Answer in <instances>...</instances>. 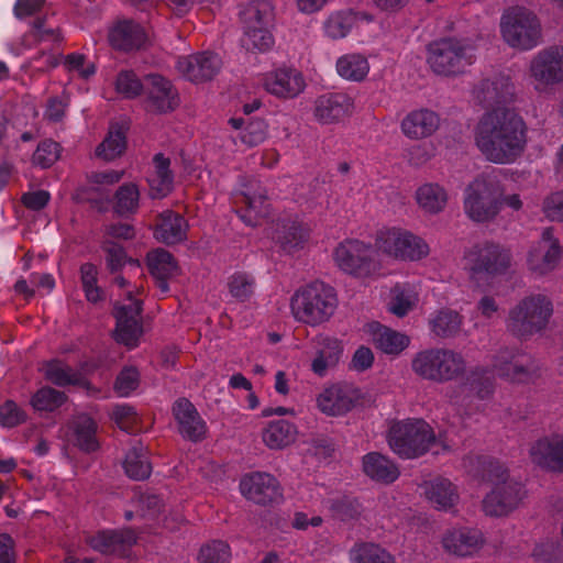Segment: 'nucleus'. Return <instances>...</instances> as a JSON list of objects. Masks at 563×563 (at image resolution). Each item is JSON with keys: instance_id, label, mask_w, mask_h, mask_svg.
I'll return each instance as SVG.
<instances>
[{"instance_id": "nucleus-1", "label": "nucleus", "mask_w": 563, "mask_h": 563, "mask_svg": "<svg viewBox=\"0 0 563 563\" xmlns=\"http://www.w3.org/2000/svg\"><path fill=\"white\" fill-rule=\"evenodd\" d=\"M475 140L481 152L490 162L509 163L525 150L527 125L515 109L496 108L481 118Z\"/></svg>"}, {"instance_id": "nucleus-2", "label": "nucleus", "mask_w": 563, "mask_h": 563, "mask_svg": "<svg viewBox=\"0 0 563 563\" xmlns=\"http://www.w3.org/2000/svg\"><path fill=\"white\" fill-rule=\"evenodd\" d=\"M474 51L466 38L442 37L428 44L427 63L435 75L454 78L464 75L476 62Z\"/></svg>"}, {"instance_id": "nucleus-3", "label": "nucleus", "mask_w": 563, "mask_h": 563, "mask_svg": "<svg viewBox=\"0 0 563 563\" xmlns=\"http://www.w3.org/2000/svg\"><path fill=\"white\" fill-rule=\"evenodd\" d=\"M387 441L393 452L401 459H417L437 443V437L424 420L407 419L390 426Z\"/></svg>"}, {"instance_id": "nucleus-4", "label": "nucleus", "mask_w": 563, "mask_h": 563, "mask_svg": "<svg viewBox=\"0 0 563 563\" xmlns=\"http://www.w3.org/2000/svg\"><path fill=\"white\" fill-rule=\"evenodd\" d=\"M290 306L297 320L316 325L333 314L336 296L332 287L322 282H313L296 291Z\"/></svg>"}, {"instance_id": "nucleus-5", "label": "nucleus", "mask_w": 563, "mask_h": 563, "mask_svg": "<svg viewBox=\"0 0 563 563\" xmlns=\"http://www.w3.org/2000/svg\"><path fill=\"white\" fill-rule=\"evenodd\" d=\"M503 196L504 190L496 177H478L466 188L465 212L475 222L492 221L503 207Z\"/></svg>"}, {"instance_id": "nucleus-6", "label": "nucleus", "mask_w": 563, "mask_h": 563, "mask_svg": "<svg viewBox=\"0 0 563 563\" xmlns=\"http://www.w3.org/2000/svg\"><path fill=\"white\" fill-rule=\"evenodd\" d=\"M412 371L433 382L452 380L465 372L462 354L449 349H429L419 352L411 362Z\"/></svg>"}, {"instance_id": "nucleus-7", "label": "nucleus", "mask_w": 563, "mask_h": 563, "mask_svg": "<svg viewBox=\"0 0 563 563\" xmlns=\"http://www.w3.org/2000/svg\"><path fill=\"white\" fill-rule=\"evenodd\" d=\"M504 40L512 47L527 51L542 40V29L538 16L523 7H514L504 13L500 21Z\"/></svg>"}, {"instance_id": "nucleus-8", "label": "nucleus", "mask_w": 563, "mask_h": 563, "mask_svg": "<svg viewBox=\"0 0 563 563\" xmlns=\"http://www.w3.org/2000/svg\"><path fill=\"white\" fill-rule=\"evenodd\" d=\"M552 311L545 296L527 297L510 310L508 329L514 335L527 339L545 328Z\"/></svg>"}, {"instance_id": "nucleus-9", "label": "nucleus", "mask_w": 563, "mask_h": 563, "mask_svg": "<svg viewBox=\"0 0 563 563\" xmlns=\"http://www.w3.org/2000/svg\"><path fill=\"white\" fill-rule=\"evenodd\" d=\"M126 298L131 301L129 305L115 302L112 316L115 319V329L113 339L115 342L128 346L135 347L143 334V324L141 314L143 312V301L135 299L133 292L129 291Z\"/></svg>"}, {"instance_id": "nucleus-10", "label": "nucleus", "mask_w": 563, "mask_h": 563, "mask_svg": "<svg viewBox=\"0 0 563 563\" xmlns=\"http://www.w3.org/2000/svg\"><path fill=\"white\" fill-rule=\"evenodd\" d=\"M473 274L497 276L505 274L511 264V253L503 245L489 241L477 243L467 253Z\"/></svg>"}, {"instance_id": "nucleus-11", "label": "nucleus", "mask_w": 563, "mask_h": 563, "mask_svg": "<svg viewBox=\"0 0 563 563\" xmlns=\"http://www.w3.org/2000/svg\"><path fill=\"white\" fill-rule=\"evenodd\" d=\"M338 266L354 276L366 277L376 269L373 250L358 240H345L334 250Z\"/></svg>"}, {"instance_id": "nucleus-12", "label": "nucleus", "mask_w": 563, "mask_h": 563, "mask_svg": "<svg viewBox=\"0 0 563 563\" xmlns=\"http://www.w3.org/2000/svg\"><path fill=\"white\" fill-rule=\"evenodd\" d=\"M376 245L382 252L401 260L418 261L429 254L428 244L409 232H382Z\"/></svg>"}, {"instance_id": "nucleus-13", "label": "nucleus", "mask_w": 563, "mask_h": 563, "mask_svg": "<svg viewBox=\"0 0 563 563\" xmlns=\"http://www.w3.org/2000/svg\"><path fill=\"white\" fill-rule=\"evenodd\" d=\"M525 496L526 490L520 482L504 481L485 496L483 510L492 517L507 516L519 506Z\"/></svg>"}, {"instance_id": "nucleus-14", "label": "nucleus", "mask_w": 563, "mask_h": 563, "mask_svg": "<svg viewBox=\"0 0 563 563\" xmlns=\"http://www.w3.org/2000/svg\"><path fill=\"white\" fill-rule=\"evenodd\" d=\"M240 489L245 498L261 506L278 504L283 499L279 482L268 473L245 475L240 482Z\"/></svg>"}, {"instance_id": "nucleus-15", "label": "nucleus", "mask_w": 563, "mask_h": 563, "mask_svg": "<svg viewBox=\"0 0 563 563\" xmlns=\"http://www.w3.org/2000/svg\"><path fill=\"white\" fill-rule=\"evenodd\" d=\"M475 101L485 109L501 108L514 101L515 86L508 76L497 74L482 79L473 87Z\"/></svg>"}, {"instance_id": "nucleus-16", "label": "nucleus", "mask_w": 563, "mask_h": 563, "mask_svg": "<svg viewBox=\"0 0 563 563\" xmlns=\"http://www.w3.org/2000/svg\"><path fill=\"white\" fill-rule=\"evenodd\" d=\"M145 108L155 113H167L179 106V96L170 80L159 74L145 75Z\"/></svg>"}, {"instance_id": "nucleus-17", "label": "nucleus", "mask_w": 563, "mask_h": 563, "mask_svg": "<svg viewBox=\"0 0 563 563\" xmlns=\"http://www.w3.org/2000/svg\"><path fill=\"white\" fill-rule=\"evenodd\" d=\"M363 394L350 384L327 388L317 399L319 409L328 416H342L363 405Z\"/></svg>"}, {"instance_id": "nucleus-18", "label": "nucleus", "mask_w": 563, "mask_h": 563, "mask_svg": "<svg viewBox=\"0 0 563 563\" xmlns=\"http://www.w3.org/2000/svg\"><path fill=\"white\" fill-rule=\"evenodd\" d=\"M530 74L542 85L563 81V46L551 45L541 49L530 63Z\"/></svg>"}, {"instance_id": "nucleus-19", "label": "nucleus", "mask_w": 563, "mask_h": 563, "mask_svg": "<svg viewBox=\"0 0 563 563\" xmlns=\"http://www.w3.org/2000/svg\"><path fill=\"white\" fill-rule=\"evenodd\" d=\"M221 57L213 52H201L179 60L178 68L192 82L209 81L220 71Z\"/></svg>"}, {"instance_id": "nucleus-20", "label": "nucleus", "mask_w": 563, "mask_h": 563, "mask_svg": "<svg viewBox=\"0 0 563 563\" xmlns=\"http://www.w3.org/2000/svg\"><path fill=\"white\" fill-rule=\"evenodd\" d=\"M173 415L178 423V431L184 439L200 442L206 437V423L196 407L187 399L179 398L173 406Z\"/></svg>"}, {"instance_id": "nucleus-21", "label": "nucleus", "mask_w": 563, "mask_h": 563, "mask_svg": "<svg viewBox=\"0 0 563 563\" xmlns=\"http://www.w3.org/2000/svg\"><path fill=\"white\" fill-rule=\"evenodd\" d=\"M187 220L173 210H165L155 217L154 238L165 245H175L187 240Z\"/></svg>"}, {"instance_id": "nucleus-22", "label": "nucleus", "mask_w": 563, "mask_h": 563, "mask_svg": "<svg viewBox=\"0 0 563 563\" xmlns=\"http://www.w3.org/2000/svg\"><path fill=\"white\" fill-rule=\"evenodd\" d=\"M109 42L114 49L129 53L144 49L147 35L139 23L133 20H123L110 31Z\"/></svg>"}, {"instance_id": "nucleus-23", "label": "nucleus", "mask_w": 563, "mask_h": 563, "mask_svg": "<svg viewBox=\"0 0 563 563\" xmlns=\"http://www.w3.org/2000/svg\"><path fill=\"white\" fill-rule=\"evenodd\" d=\"M135 543L136 534L131 528L101 531L89 539V544L93 550L118 556L126 555V552Z\"/></svg>"}, {"instance_id": "nucleus-24", "label": "nucleus", "mask_w": 563, "mask_h": 563, "mask_svg": "<svg viewBox=\"0 0 563 563\" xmlns=\"http://www.w3.org/2000/svg\"><path fill=\"white\" fill-rule=\"evenodd\" d=\"M532 462L548 471L563 473V438H543L530 449Z\"/></svg>"}, {"instance_id": "nucleus-25", "label": "nucleus", "mask_w": 563, "mask_h": 563, "mask_svg": "<svg viewBox=\"0 0 563 563\" xmlns=\"http://www.w3.org/2000/svg\"><path fill=\"white\" fill-rule=\"evenodd\" d=\"M265 87L279 98H294L303 90L305 80L296 69L280 68L267 76Z\"/></svg>"}, {"instance_id": "nucleus-26", "label": "nucleus", "mask_w": 563, "mask_h": 563, "mask_svg": "<svg viewBox=\"0 0 563 563\" xmlns=\"http://www.w3.org/2000/svg\"><path fill=\"white\" fill-rule=\"evenodd\" d=\"M483 543L482 533L468 528L450 530L442 539L443 548L459 556L472 555L482 548Z\"/></svg>"}, {"instance_id": "nucleus-27", "label": "nucleus", "mask_w": 563, "mask_h": 563, "mask_svg": "<svg viewBox=\"0 0 563 563\" xmlns=\"http://www.w3.org/2000/svg\"><path fill=\"white\" fill-rule=\"evenodd\" d=\"M351 99L343 93H329L316 100L314 114L322 123H333L347 117L351 112Z\"/></svg>"}, {"instance_id": "nucleus-28", "label": "nucleus", "mask_w": 563, "mask_h": 563, "mask_svg": "<svg viewBox=\"0 0 563 563\" xmlns=\"http://www.w3.org/2000/svg\"><path fill=\"white\" fill-rule=\"evenodd\" d=\"M440 125V117L429 109L411 111L401 122L404 133L411 139L432 135Z\"/></svg>"}, {"instance_id": "nucleus-29", "label": "nucleus", "mask_w": 563, "mask_h": 563, "mask_svg": "<svg viewBox=\"0 0 563 563\" xmlns=\"http://www.w3.org/2000/svg\"><path fill=\"white\" fill-rule=\"evenodd\" d=\"M272 238L285 253L292 254L303 247L308 231L301 223L284 220L277 222Z\"/></svg>"}, {"instance_id": "nucleus-30", "label": "nucleus", "mask_w": 563, "mask_h": 563, "mask_svg": "<svg viewBox=\"0 0 563 563\" xmlns=\"http://www.w3.org/2000/svg\"><path fill=\"white\" fill-rule=\"evenodd\" d=\"M41 371L46 380L52 384L65 387L68 385L79 386L87 390L93 389L91 383L81 376L80 373H75L69 366L65 365L59 360H51L43 364Z\"/></svg>"}, {"instance_id": "nucleus-31", "label": "nucleus", "mask_w": 563, "mask_h": 563, "mask_svg": "<svg viewBox=\"0 0 563 563\" xmlns=\"http://www.w3.org/2000/svg\"><path fill=\"white\" fill-rule=\"evenodd\" d=\"M369 329L375 346L386 354L397 355L410 343L409 336L385 327L379 322L371 323Z\"/></svg>"}, {"instance_id": "nucleus-32", "label": "nucleus", "mask_w": 563, "mask_h": 563, "mask_svg": "<svg viewBox=\"0 0 563 563\" xmlns=\"http://www.w3.org/2000/svg\"><path fill=\"white\" fill-rule=\"evenodd\" d=\"M363 470L372 479L385 484L395 482L400 474L397 465L378 452H371L363 457Z\"/></svg>"}, {"instance_id": "nucleus-33", "label": "nucleus", "mask_w": 563, "mask_h": 563, "mask_svg": "<svg viewBox=\"0 0 563 563\" xmlns=\"http://www.w3.org/2000/svg\"><path fill=\"white\" fill-rule=\"evenodd\" d=\"M126 131L123 124L111 123L107 136L96 148V156L107 162L122 156L126 150Z\"/></svg>"}, {"instance_id": "nucleus-34", "label": "nucleus", "mask_w": 563, "mask_h": 563, "mask_svg": "<svg viewBox=\"0 0 563 563\" xmlns=\"http://www.w3.org/2000/svg\"><path fill=\"white\" fill-rule=\"evenodd\" d=\"M562 256L560 243H553L545 246L533 247L528 254L529 268L539 274L544 275L552 272L559 264Z\"/></svg>"}, {"instance_id": "nucleus-35", "label": "nucleus", "mask_w": 563, "mask_h": 563, "mask_svg": "<svg viewBox=\"0 0 563 563\" xmlns=\"http://www.w3.org/2000/svg\"><path fill=\"white\" fill-rule=\"evenodd\" d=\"M320 350L317 357L312 361L311 368L319 375L323 376L328 368L334 367L342 355L343 347L341 342L334 338H323L320 342Z\"/></svg>"}, {"instance_id": "nucleus-36", "label": "nucleus", "mask_w": 563, "mask_h": 563, "mask_svg": "<svg viewBox=\"0 0 563 563\" xmlns=\"http://www.w3.org/2000/svg\"><path fill=\"white\" fill-rule=\"evenodd\" d=\"M297 434L296 427L287 420L272 421L263 432V441L271 449H283L291 444Z\"/></svg>"}, {"instance_id": "nucleus-37", "label": "nucleus", "mask_w": 563, "mask_h": 563, "mask_svg": "<svg viewBox=\"0 0 563 563\" xmlns=\"http://www.w3.org/2000/svg\"><path fill=\"white\" fill-rule=\"evenodd\" d=\"M241 19L244 26L272 27L275 21V13L268 0H253L242 12Z\"/></svg>"}, {"instance_id": "nucleus-38", "label": "nucleus", "mask_w": 563, "mask_h": 563, "mask_svg": "<svg viewBox=\"0 0 563 563\" xmlns=\"http://www.w3.org/2000/svg\"><path fill=\"white\" fill-rule=\"evenodd\" d=\"M463 317L455 310L443 308L430 320L431 331L441 339L456 336L461 331Z\"/></svg>"}, {"instance_id": "nucleus-39", "label": "nucleus", "mask_w": 563, "mask_h": 563, "mask_svg": "<svg viewBox=\"0 0 563 563\" xmlns=\"http://www.w3.org/2000/svg\"><path fill=\"white\" fill-rule=\"evenodd\" d=\"M125 474L134 481H144L152 473L145 448L140 443L134 445L125 455L123 463Z\"/></svg>"}, {"instance_id": "nucleus-40", "label": "nucleus", "mask_w": 563, "mask_h": 563, "mask_svg": "<svg viewBox=\"0 0 563 563\" xmlns=\"http://www.w3.org/2000/svg\"><path fill=\"white\" fill-rule=\"evenodd\" d=\"M424 494L431 503L443 509L453 507L459 498L453 484L441 477L427 483Z\"/></svg>"}, {"instance_id": "nucleus-41", "label": "nucleus", "mask_w": 563, "mask_h": 563, "mask_svg": "<svg viewBox=\"0 0 563 563\" xmlns=\"http://www.w3.org/2000/svg\"><path fill=\"white\" fill-rule=\"evenodd\" d=\"M419 206L430 213L441 212L448 202V194L438 184H424L416 192Z\"/></svg>"}, {"instance_id": "nucleus-42", "label": "nucleus", "mask_w": 563, "mask_h": 563, "mask_svg": "<svg viewBox=\"0 0 563 563\" xmlns=\"http://www.w3.org/2000/svg\"><path fill=\"white\" fill-rule=\"evenodd\" d=\"M75 437L78 448L87 453L95 452L99 448L96 438L97 423L87 415L79 416L75 421Z\"/></svg>"}, {"instance_id": "nucleus-43", "label": "nucleus", "mask_w": 563, "mask_h": 563, "mask_svg": "<svg viewBox=\"0 0 563 563\" xmlns=\"http://www.w3.org/2000/svg\"><path fill=\"white\" fill-rule=\"evenodd\" d=\"M539 365L534 361V358L521 352L515 361L507 367V371L504 372L503 377L510 379L511 382L517 383H526L529 382L533 376L538 375Z\"/></svg>"}, {"instance_id": "nucleus-44", "label": "nucleus", "mask_w": 563, "mask_h": 563, "mask_svg": "<svg viewBox=\"0 0 563 563\" xmlns=\"http://www.w3.org/2000/svg\"><path fill=\"white\" fill-rule=\"evenodd\" d=\"M352 563H395L394 558L375 543H358L350 551Z\"/></svg>"}, {"instance_id": "nucleus-45", "label": "nucleus", "mask_w": 563, "mask_h": 563, "mask_svg": "<svg viewBox=\"0 0 563 563\" xmlns=\"http://www.w3.org/2000/svg\"><path fill=\"white\" fill-rule=\"evenodd\" d=\"M140 192L135 184L121 185L114 195V212L120 217L134 214L139 209Z\"/></svg>"}, {"instance_id": "nucleus-46", "label": "nucleus", "mask_w": 563, "mask_h": 563, "mask_svg": "<svg viewBox=\"0 0 563 563\" xmlns=\"http://www.w3.org/2000/svg\"><path fill=\"white\" fill-rule=\"evenodd\" d=\"M475 474L483 481L495 483V485L508 481V470L506 466L492 456L476 457Z\"/></svg>"}, {"instance_id": "nucleus-47", "label": "nucleus", "mask_w": 563, "mask_h": 563, "mask_svg": "<svg viewBox=\"0 0 563 563\" xmlns=\"http://www.w3.org/2000/svg\"><path fill=\"white\" fill-rule=\"evenodd\" d=\"M66 400L67 396L64 391L44 386L32 396L30 404L35 411L53 412L64 405Z\"/></svg>"}, {"instance_id": "nucleus-48", "label": "nucleus", "mask_w": 563, "mask_h": 563, "mask_svg": "<svg viewBox=\"0 0 563 563\" xmlns=\"http://www.w3.org/2000/svg\"><path fill=\"white\" fill-rule=\"evenodd\" d=\"M368 68L367 59L358 54L342 56L336 63V69L340 76L354 81L364 79L368 73Z\"/></svg>"}, {"instance_id": "nucleus-49", "label": "nucleus", "mask_w": 563, "mask_h": 563, "mask_svg": "<svg viewBox=\"0 0 563 563\" xmlns=\"http://www.w3.org/2000/svg\"><path fill=\"white\" fill-rule=\"evenodd\" d=\"M146 264L152 276H172L177 269L173 254L162 247L147 253Z\"/></svg>"}, {"instance_id": "nucleus-50", "label": "nucleus", "mask_w": 563, "mask_h": 563, "mask_svg": "<svg viewBox=\"0 0 563 563\" xmlns=\"http://www.w3.org/2000/svg\"><path fill=\"white\" fill-rule=\"evenodd\" d=\"M241 42L246 51L266 52L274 45V37L269 27L244 26V35Z\"/></svg>"}, {"instance_id": "nucleus-51", "label": "nucleus", "mask_w": 563, "mask_h": 563, "mask_svg": "<svg viewBox=\"0 0 563 563\" xmlns=\"http://www.w3.org/2000/svg\"><path fill=\"white\" fill-rule=\"evenodd\" d=\"M465 385L468 386L470 391L474 393L479 399H486L494 391V377L489 371L476 368L470 373Z\"/></svg>"}, {"instance_id": "nucleus-52", "label": "nucleus", "mask_w": 563, "mask_h": 563, "mask_svg": "<svg viewBox=\"0 0 563 563\" xmlns=\"http://www.w3.org/2000/svg\"><path fill=\"white\" fill-rule=\"evenodd\" d=\"M115 89L125 98H136L144 93L145 76L141 80L133 70H121L117 76Z\"/></svg>"}, {"instance_id": "nucleus-53", "label": "nucleus", "mask_w": 563, "mask_h": 563, "mask_svg": "<svg viewBox=\"0 0 563 563\" xmlns=\"http://www.w3.org/2000/svg\"><path fill=\"white\" fill-rule=\"evenodd\" d=\"M59 155L60 145L51 139H47L37 145V148L32 156V163L41 166L42 168H49L59 158Z\"/></svg>"}, {"instance_id": "nucleus-54", "label": "nucleus", "mask_w": 563, "mask_h": 563, "mask_svg": "<svg viewBox=\"0 0 563 563\" xmlns=\"http://www.w3.org/2000/svg\"><path fill=\"white\" fill-rule=\"evenodd\" d=\"M331 511L342 521L357 519L362 512V506L356 498L343 496L332 500Z\"/></svg>"}, {"instance_id": "nucleus-55", "label": "nucleus", "mask_w": 563, "mask_h": 563, "mask_svg": "<svg viewBox=\"0 0 563 563\" xmlns=\"http://www.w3.org/2000/svg\"><path fill=\"white\" fill-rule=\"evenodd\" d=\"M230 547L221 540H214L200 549V563H229Z\"/></svg>"}, {"instance_id": "nucleus-56", "label": "nucleus", "mask_w": 563, "mask_h": 563, "mask_svg": "<svg viewBox=\"0 0 563 563\" xmlns=\"http://www.w3.org/2000/svg\"><path fill=\"white\" fill-rule=\"evenodd\" d=\"M267 136V124L263 119H251L241 133V141L250 147L262 144Z\"/></svg>"}, {"instance_id": "nucleus-57", "label": "nucleus", "mask_w": 563, "mask_h": 563, "mask_svg": "<svg viewBox=\"0 0 563 563\" xmlns=\"http://www.w3.org/2000/svg\"><path fill=\"white\" fill-rule=\"evenodd\" d=\"M140 373L136 367H124L117 376L114 390L119 396H128L139 387Z\"/></svg>"}, {"instance_id": "nucleus-58", "label": "nucleus", "mask_w": 563, "mask_h": 563, "mask_svg": "<svg viewBox=\"0 0 563 563\" xmlns=\"http://www.w3.org/2000/svg\"><path fill=\"white\" fill-rule=\"evenodd\" d=\"M112 419L121 430L128 433H135L140 430L136 412L131 406H117Z\"/></svg>"}, {"instance_id": "nucleus-59", "label": "nucleus", "mask_w": 563, "mask_h": 563, "mask_svg": "<svg viewBox=\"0 0 563 563\" xmlns=\"http://www.w3.org/2000/svg\"><path fill=\"white\" fill-rule=\"evenodd\" d=\"M352 16L342 12L332 14L325 22V32L331 38L344 37L352 27Z\"/></svg>"}, {"instance_id": "nucleus-60", "label": "nucleus", "mask_w": 563, "mask_h": 563, "mask_svg": "<svg viewBox=\"0 0 563 563\" xmlns=\"http://www.w3.org/2000/svg\"><path fill=\"white\" fill-rule=\"evenodd\" d=\"M106 253L107 267L111 273L120 271L126 264L124 247L113 241H106L102 245Z\"/></svg>"}, {"instance_id": "nucleus-61", "label": "nucleus", "mask_w": 563, "mask_h": 563, "mask_svg": "<svg viewBox=\"0 0 563 563\" xmlns=\"http://www.w3.org/2000/svg\"><path fill=\"white\" fill-rule=\"evenodd\" d=\"M254 279L244 273H236L229 280V290L233 297L244 301L253 294Z\"/></svg>"}, {"instance_id": "nucleus-62", "label": "nucleus", "mask_w": 563, "mask_h": 563, "mask_svg": "<svg viewBox=\"0 0 563 563\" xmlns=\"http://www.w3.org/2000/svg\"><path fill=\"white\" fill-rule=\"evenodd\" d=\"M26 420V413L12 400H7L0 406V424L5 428H13Z\"/></svg>"}, {"instance_id": "nucleus-63", "label": "nucleus", "mask_w": 563, "mask_h": 563, "mask_svg": "<svg viewBox=\"0 0 563 563\" xmlns=\"http://www.w3.org/2000/svg\"><path fill=\"white\" fill-rule=\"evenodd\" d=\"M74 199L77 202H89L93 208H97L99 211H106V203L110 201L108 197L102 196V191L99 187H87L79 189Z\"/></svg>"}, {"instance_id": "nucleus-64", "label": "nucleus", "mask_w": 563, "mask_h": 563, "mask_svg": "<svg viewBox=\"0 0 563 563\" xmlns=\"http://www.w3.org/2000/svg\"><path fill=\"white\" fill-rule=\"evenodd\" d=\"M542 209L551 221H563V190L548 196L543 201Z\"/></svg>"}]
</instances>
